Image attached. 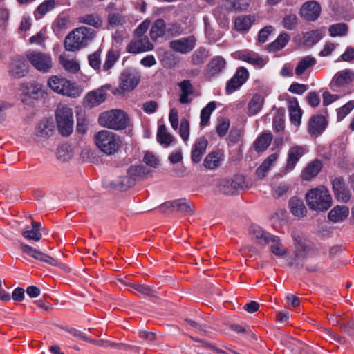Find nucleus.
<instances>
[{"instance_id":"nucleus-41","label":"nucleus","mask_w":354,"mask_h":354,"mask_svg":"<svg viewBox=\"0 0 354 354\" xmlns=\"http://www.w3.org/2000/svg\"><path fill=\"white\" fill-rule=\"evenodd\" d=\"M41 85L33 82L21 85V90L24 93L32 98H37L39 95L42 93Z\"/></svg>"},{"instance_id":"nucleus-50","label":"nucleus","mask_w":354,"mask_h":354,"mask_svg":"<svg viewBox=\"0 0 354 354\" xmlns=\"http://www.w3.org/2000/svg\"><path fill=\"white\" fill-rule=\"evenodd\" d=\"M354 109V100H350L337 109V122L343 120Z\"/></svg>"},{"instance_id":"nucleus-56","label":"nucleus","mask_w":354,"mask_h":354,"mask_svg":"<svg viewBox=\"0 0 354 354\" xmlns=\"http://www.w3.org/2000/svg\"><path fill=\"white\" fill-rule=\"evenodd\" d=\"M143 162L148 166L156 168L160 165L158 157L151 151H147L143 156Z\"/></svg>"},{"instance_id":"nucleus-2","label":"nucleus","mask_w":354,"mask_h":354,"mask_svg":"<svg viewBox=\"0 0 354 354\" xmlns=\"http://www.w3.org/2000/svg\"><path fill=\"white\" fill-rule=\"evenodd\" d=\"M306 199L310 209L326 211L332 205V198L328 190L324 187L312 189L306 195Z\"/></svg>"},{"instance_id":"nucleus-6","label":"nucleus","mask_w":354,"mask_h":354,"mask_svg":"<svg viewBox=\"0 0 354 354\" xmlns=\"http://www.w3.org/2000/svg\"><path fill=\"white\" fill-rule=\"evenodd\" d=\"M26 57L36 70L44 73H48L53 67V59L50 54L29 50L26 53Z\"/></svg>"},{"instance_id":"nucleus-39","label":"nucleus","mask_w":354,"mask_h":354,"mask_svg":"<svg viewBox=\"0 0 354 354\" xmlns=\"http://www.w3.org/2000/svg\"><path fill=\"white\" fill-rule=\"evenodd\" d=\"M173 140L174 137L167 132L165 125H160L157 131V141L164 147H168Z\"/></svg>"},{"instance_id":"nucleus-5","label":"nucleus","mask_w":354,"mask_h":354,"mask_svg":"<svg viewBox=\"0 0 354 354\" xmlns=\"http://www.w3.org/2000/svg\"><path fill=\"white\" fill-rule=\"evenodd\" d=\"M245 187V177L241 174L221 178L217 183L218 191L228 196L238 194L239 191L243 189Z\"/></svg>"},{"instance_id":"nucleus-31","label":"nucleus","mask_w":354,"mask_h":354,"mask_svg":"<svg viewBox=\"0 0 354 354\" xmlns=\"http://www.w3.org/2000/svg\"><path fill=\"white\" fill-rule=\"evenodd\" d=\"M289 207L291 213L297 217H303L307 212L303 201L297 197H292L290 199Z\"/></svg>"},{"instance_id":"nucleus-33","label":"nucleus","mask_w":354,"mask_h":354,"mask_svg":"<svg viewBox=\"0 0 354 354\" xmlns=\"http://www.w3.org/2000/svg\"><path fill=\"white\" fill-rule=\"evenodd\" d=\"M264 104V97L261 94H255L252 96L248 104L249 115L257 114L262 109Z\"/></svg>"},{"instance_id":"nucleus-49","label":"nucleus","mask_w":354,"mask_h":354,"mask_svg":"<svg viewBox=\"0 0 354 354\" xmlns=\"http://www.w3.org/2000/svg\"><path fill=\"white\" fill-rule=\"evenodd\" d=\"M290 121L296 125H299L301 118V110L299 106L297 101L291 104L289 107Z\"/></svg>"},{"instance_id":"nucleus-52","label":"nucleus","mask_w":354,"mask_h":354,"mask_svg":"<svg viewBox=\"0 0 354 354\" xmlns=\"http://www.w3.org/2000/svg\"><path fill=\"white\" fill-rule=\"evenodd\" d=\"M101 51L97 50L88 56V62L89 66L97 72L101 71Z\"/></svg>"},{"instance_id":"nucleus-45","label":"nucleus","mask_w":354,"mask_h":354,"mask_svg":"<svg viewBox=\"0 0 354 354\" xmlns=\"http://www.w3.org/2000/svg\"><path fill=\"white\" fill-rule=\"evenodd\" d=\"M208 50L204 47H200L192 54L191 57L192 64L194 66L203 64L209 57Z\"/></svg>"},{"instance_id":"nucleus-42","label":"nucleus","mask_w":354,"mask_h":354,"mask_svg":"<svg viewBox=\"0 0 354 354\" xmlns=\"http://www.w3.org/2000/svg\"><path fill=\"white\" fill-rule=\"evenodd\" d=\"M78 21L95 28H100L102 26V21L97 14H86L78 17Z\"/></svg>"},{"instance_id":"nucleus-40","label":"nucleus","mask_w":354,"mask_h":354,"mask_svg":"<svg viewBox=\"0 0 354 354\" xmlns=\"http://www.w3.org/2000/svg\"><path fill=\"white\" fill-rule=\"evenodd\" d=\"M317 63L316 59L310 55L305 56L299 62L296 68L295 74L301 76L304 72L315 66Z\"/></svg>"},{"instance_id":"nucleus-29","label":"nucleus","mask_w":354,"mask_h":354,"mask_svg":"<svg viewBox=\"0 0 354 354\" xmlns=\"http://www.w3.org/2000/svg\"><path fill=\"white\" fill-rule=\"evenodd\" d=\"M324 35V32L322 29L306 32L303 37V44L306 47H312L322 39Z\"/></svg>"},{"instance_id":"nucleus-48","label":"nucleus","mask_w":354,"mask_h":354,"mask_svg":"<svg viewBox=\"0 0 354 354\" xmlns=\"http://www.w3.org/2000/svg\"><path fill=\"white\" fill-rule=\"evenodd\" d=\"M216 109V102L214 101H212L209 102L201 111V122L200 125L201 127L206 126L210 118V116L212 112Z\"/></svg>"},{"instance_id":"nucleus-51","label":"nucleus","mask_w":354,"mask_h":354,"mask_svg":"<svg viewBox=\"0 0 354 354\" xmlns=\"http://www.w3.org/2000/svg\"><path fill=\"white\" fill-rule=\"evenodd\" d=\"M55 0H46L41 4H39L35 12V17H37V15H40V17H43L48 12L51 11L55 7Z\"/></svg>"},{"instance_id":"nucleus-7","label":"nucleus","mask_w":354,"mask_h":354,"mask_svg":"<svg viewBox=\"0 0 354 354\" xmlns=\"http://www.w3.org/2000/svg\"><path fill=\"white\" fill-rule=\"evenodd\" d=\"M48 86L55 92L72 97L79 96V89L64 77L52 76L48 81Z\"/></svg>"},{"instance_id":"nucleus-61","label":"nucleus","mask_w":354,"mask_h":354,"mask_svg":"<svg viewBox=\"0 0 354 354\" xmlns=\"http://www.w3.org/2000/svg\"><path fill=\"white\" fill-rule=\"evenodd\" d=\"M337 62H354V48L347 46L345 51L338 57Z\"/></svg>"},{"instance_id":"nucleus-34","label":"nucleus","mask_w":354,"mask_h":354,"mask_svg":"<svg viewBox=\"0 0 354 354\" xmlns=\"http://www.w3.org/2000/svg\"><path fill=\"white\" fill-rule=\"evenodd\" d=\"M178 86L181 91L179 99L180 102L183 104L190 103L191 100L189 98V95L193 93L191 82L188 80H185L178 84Z\"/></svg>"},{"instance_id":"nucleus-1","label":"nucleus","mask_w":354,"mask_h":354,"mask_svg":"<svg viewBox=\"0 0 354 354\" xmlns=\"http://www.w3.org/2000/svg\"><path fill=\"white\" fill-rule=\"evenodd\" d=\"M95 36L91 28L81 26L71 31L65 38L64 48L67 51L75 52L86 46Z\"/></svg>"},{"instance_id":"nucleus-22","label":"nucleus","mask_w":354,"mask_h":354,"mask_svg":"<svg viewBox=\"0 0 354 354\" xmlns=\"http://www.w3.org/2000/svg\"><path fill=\"white\" fill-rule=\"evenodd\" d=\"M224 160V153L221 149H216L207 154L203 160V166L209 170H214L221 165Z\"/></svg>"},{"instance_id":"nucleus-25","label":"nucleus","mask_w":354,"mask_h":354,"mask_svg":"<svg viewBox=\"0 0 354 354\" xmlns=\"http://www.w3.org/2000/svg\"><path fill=\"white\" fill-rule=\"evenodd\" d=\"M207 145L208 141L205 137H201L195 140L191 152V159L194 163H198L201 160Z\"/></svg>"},{"instance_id":"nucleus-3","label":"nucleus","mask_w":354,"mask_h":354,"mask_svg":"<svg viewBox=\"0 0 354 354\" xmlns=\"http://www.w3.org/2000/svg\"><path fill=\"white\" fill-rule=\"evenodd\" d=\"M96 146L107 155L114 154L120 146V140L115 133L108 130H101L94 136Z\"/></svg>"},{"instance_id":"nucleus-12","label":"nucleus","mask_w":354,"mask_h":354,"mask_svg":"<svg viewBox=\"0 0 354 354\" xmlns=\"http://www.w3.org/2000/svg\"><path fill=\"white\" fill-rule=\"evenodd\" d=\"M354 79V72L351 69H344L335 74L330 82V88L337 92L339 88L348 85Z\"/></svg>"},{"instance_id":"nucleus-27","label":"nucleus","mask_w":354,"mask_h":354,"mask_svg":"<svg viewBox=\"0 0 354 354\" xmlns=\"http://www.w3.org/2000/svg\"><path fill=\"white\" fill-rule=\"evenodd\" d=\"M255 17L250 15H243L236 17L234 20V26L239 32H248L253 23Z\"/></svg>"},{"instance_id":"nucleus-9","label":"nucleus","mask_w":354,"mask_h":354,"mask_svg":"<svg viewBox=\"0 0 354 354\" xmlns=\"http://www.w3.org/2000/svg\"><path fill=\"white\" fill-rule=\"evenodd\" d=\"M323 113L325 114L324 115L316 114L310 117L308 124V131L311 136L317 137L322 134L327 128L328 124V110L324 109Z\"/></svg>"},{"instance_id":"nucleus-8","label":"nucleus","mask_w":354,"mask_h":354,"mask_svg":"<svg viewBox=\"0 0 354 354\" xmlns=\"http://www.w3.org/2000/svg\"><path fill=\"white\" fill-rule=\"evenodd\" d=\"M55 115L59 132L63 136L71 135L73 129V116L71 109L67 106L58 107Z\"/></svg>"},{"instance_id":"nucleus-14","label":"nucleus","mask_w":354,"mask_h":354,"mask_svg":"<svg viewBox=\"0 0 354 354\" xmlns=\"http://www.w3.org/2000/svg\"><path fill=\"white\" fill-rule=\"evenodd\" d=\"M226 61L221 56H214L208 63L205 77L211 81L224 71L226 68Z\"/></svg>"},{"instance_id":"nucleus-28","label":"nucleus","mask_w":354,"mask_h":354,"mask_svg":"<svg viewBox=\"0 0 354 354\" xmlns=\"http://www.w3.org/2000/svg\"><path fill=\"white\" fill-rule=\"evenodd\" d=\"M349 214V209L346 206L337 205L333 207L328 213V219L333 223H338L345 220Z\"/></svg>"},{"instance_id":"nucleus-17","label":"nucleus","mask_w":354,"mask_h":354,"mask_svg":"<svg viewBox=\"0 0 354 354\" xmlns=\"http://www.w3.org/2000/svg\"><path fill=\"white\" fill-rule=\"evenodd\" d=\"M234 57L258 68H262L265 65L263 58L252 50H243L236 51L234 53Z\"/></svg>"},{"instance_id":"nucleus-23","label":"nucleus","mask_w":354,"mask_h":354,"mask_svg":"<svg viewBox=\"0 0 354 354\" xmlns=\"http://www.w3.org/2000/svg\"><path fill=\"white\" fill-rule=\"evenodd\" d=\"M28 71V65L25 59L20 56L15 57L10 67V75L17 78L24 77Z\"/></svg>"},{"instance_id":"nucleus-47","label":"nucleus","mask_w":354,"mask_h":354,"mask_svg":"<svg viewBox=\"0 0 354 354\" xmlns=\"http://www.w3.org/2000/svg\"><path fill=\"white\" fill-rule=\"evenodd\" d=\"M330 36L335 37H344L348 34V27L345 23H337L330 26L328 28Z\"/></svg>"},{"instance_id":"nucleus-57","label":"nucleus","mask_w":354,"mask_h":354,"mask_svg":"<svg viewBox=\"0 0 354 354\" xmlns=\"http://www.w3.org/2000/svg\"><path fill=\"white\" fill-rule=\"evenodd\" d=\"M21 234L26 239L34 241H39L42 237L41 232L36 231L30 227L24 228Z\"/></svg>"},{"instance_id":"nucleus-36","label":"nucleus","mask_w":354,"mask_h":354,"mask_svg":"<svg viewBox=\"0 0 354 354\" xmlns=\"http://www.w3.org/2000/svg\"><path fill=\"white\" fill-rule=\"evenodd\" d=\"M166 32L165 22L162 19H158L154 21L151 30L150 37L153 41H156L159 37H162Z\"/></svg>"},{"instance_id":"nucleus-54","label":"nucleus","mask_w":354,"mask_h":354,"mask_svg":"<svg viewBox=\"0 0 354 354\" xmlns=\"http://www.w3.org/2000/svg\"><path fill=\"white\" fill-rule=\"evenodd\" d=\"M297 24V17L295 14H286L283 18L282 25L284 28L292 30Z\"/></svg>"},{"instance_id":"nucleus-63","label":"nucleus","mask_w":354,"mask_h":354,"mask_svg":"<svg viewBox=\"0 0 354 354\" xmlns=\"http://www.w3.org/2000/svg\"><path fill=\"white\" fill-rule=\"evenodd\" d=\"M290 189V185L286 183H280L273 188V196L279 198L284 196Z\"/></svg>"},{"instance_id":"nucleus-24","label":"nucleus","mask_w":354,"mask_h":354,"mask_svg":"<svg viewBox=\"0 0 354 354\" xmlns=\"http://www.w3.org/2000/svg\"><path fill=\"white\" fill-rule=\"evenodd\" d=\"M106 87L91 91L87 93L84 99V103L91 107L96 106L102 103L106 98Z\"/></svg>"},{"instance_id":"nucleus-60","label":"nucleus","mask_w":354,"mask_h":354,"mask_svg":"<svg viewBox=\"0 0 354 354\" xmlns=\"http://www.w3.org/2000/svg\"><path fill=\"white\" fill-rule=\"evenodd\" d=\"M179 133L183 140L186 142L189 138V123L185 118L180 121Z\"/></svg>"},{"instance_id":"nucleus-58","label":"nucleus","mask_w":354,"mask_h":354,"mask_svg":"<svg viewBox=\"0 0 354 354\" xmlns=\"http://www.w3.org/2000/svg\"><path fill=\"white\" fill-rule=\"evenodd\" d=\"M166 32L171 37H177L183 34V27L178 23L169 24L166 27Z\"/></svg>"},{"instance_id":"nucleus-30","label":"nucleus","mask_w":354,"mask_h":354,"mask_svg":"<svg viewBox=\"0 0 354 354\" xmlns=\"http://www.w3.org/2000/svg\"><path fill=\"white\" fill-rule=\"evenodd\" d=\"M270 250L277 257H283L288 252V249L283 244L279 236L273 235L268 244Z\"/></svg>"},{"instance_id":"nucleus-44","label":"nucleus","mask_w":354,"mask_h":354,"mask_svg":"<svg viewBox=\"0 0 354 354\" xmlns=\"http://www.w3.org/2000/svg\"><path fill=\"white\" fill-rule=\"evenodd\" d=\"M225 6L231 10L244 11L246 10L251 0H223Z\"/></svg>"},{"instance_id":"nucleus-35","label":"nucleus","mask_w":354,"mask_h":354,"mask_svg":"<svg viewBox=\"0 0 354 354\" xmlns=\"http://www.w3.org/2000/svg\"><path fill=\"white\" fill-rule=\"evenodd\" d=\"M119 57L120 53L117 50L113 49L109 50L106 55L105 61L101 67V71L107 72L109 74L110 70L119 59Z\"/></svg>"},{"instance_id":"nucleus-38","label":"nucleus","mask_w":354,"mask_h":354,"mask_svg":"<svg viewBox=\"0 0 354 354\" xmlns=\"http://www.w3.org/2000/svg\"><path fill=\"white\" fill-rule=\"evenodd\" d=\"M174 212H177L183 214H192L194 209L190 203L186 198H180L173 200Z\"/></svg>"},{"instance_id":"nucleus-4","label":"nucleus","mask_w":354,"mask_h":354,"mask_svg":"<svg viewBox=\"0 0 354 354\" xmlns=\"http://www.w3.org/2000/svg\"><path fill=\"white\" fill-rule=\"evenodd\" d=\"M99 124L109 129L120 130L127 127L128 118L121 110H111L102 113L98 118Z\"/></svg>"},{"instance_id":"nucleus-26","label":"nucleus","mask_w":354,"mask_h":354,"mask_svg":"<svg viewBox=\"0 0 354 354\" xmlns=\"http://www.w3.org/2000/svg\"><path fill=\"white\" fill-rule=\"evenodd\" d=\"M322 168V162L317 159L314 160L304 168L301 177L305 180H310L319 174Z\"/></svg>"},{"instance_id":"nucleus-55","label":"nucleus","mask_w":354,"mask_h":354,"mask_svg":"<svg viewBox=\"0 0 354 354\" xmlns=\"http://www.w3.org/2000/svg\"><path fill=\"white\" fill-rule=\"evenodd\" d=\"M230 120L228 118H218L216 127V132L220 137L225 136L230 128Z\"/></svg>"},{"instance_id":"nucleus-18","label":"nucleus","mask_w":354,"mask_h":354,"mask_svg":"<svg viewBox=\"0 0 354 354\" xmlns=\"http://www.w3.org/2000/svg\"><path fill=\"white\" fill-rule=\"evenodd\" d=\"M306 146H294L291 147L288 152L286 160V169L288 171H292L296 166L299 159L307 153Z\"/></svg>"},{"instance_id":"nucleus-64","label":"nucleus","mask_w":354,"mask_h":354,"mask_svg":"<svg viewBox=\"0 0 354 354\" xmlns=\"http://www.w3.org/2000/svg\"><path fill=\"white\" fill-rule=\"evenodd\" d=\"M108 21L109 25L116 26L123 25L126 22L125 17L120 14L112 13L109 15Z\"/></svg>"},{"instance_id":"nucleus-43","label":"nucleus","mask_w":354,"mask_h":354,"mask_svg":"<svg viewBox=\"0 0 354 354\" xmlns=\"http://www.w3.org/2000/svg\"><path fill=\"white\" fill-rule=\"evenodd\" d=\"M272 140V134L264 133L261 134L254 142V149L258 151H264L270 146Z\"/></svg>"},{"instance_id":"nucleus-19","label":"nucleus","mask_w":354,"mask_h":354,"mask_svg":"<svg viewBox=\"0 0 354 354\" xmlns=\"http://www.w3.org/2000/svg\"><path fill=\"white\" fill-rule=\"evenodd\" d=\"M249 234L261 245L265 246L268 244L274 234L265 231L261 227L256 224H252L249 227Z\"/></svg>"},{"instance_id":"nucleus-11","label":"nucleus","mask_w":354,"mask_h":354,"mask_svg":"<svg viewBox=\"0 0 354 354\" xmlns=\"http://www.w3.org/2000/svg\"><path fill=\"white\" fill-rule=\"evenodd\" d=\"M249 73L243 67L237 68L233 77L227 82L225 86V93L230 95L239 89L242 85L248 80Z\"/></svg>"},{"instance_id":"nucleus-62","label":"nucleus","mask_w":354,"mask_h":354,"mask_svg":"<svg viewBox=\"0 0 354 354\" xmlns=\"http://www.w3.org/2000/svg\"><path fill=\"white\" fill-rule=\"evenodd\" d=\"M272 127L276 132H280L284 129V118L281 113H277L273 118Z\"/></svg>"},{"instance_id":"nucleus-10","label":"nucleus","mask_w":354,"mask_h":354,"mask_svg":"<svg viewBox=\"0 0 354 354\" xmlns=\"http://www.w3.org/2000/svg\"><path fill=\"white\" fill-rule=\"evenodd\" d=\"M196 42L197 39L194 35H189L171 41L169 48L175 53L187 55L195 48Z\"/></svg>"},{"instance_id":"nucleus-15","label":"nucleus","mask_w":354,"mask_h":354,"mask_svg":"<svg viewBox=\"0 0 354 354\" xmlns=\"http://www.w3.org/2000/svg\"><path fill=\"white\" fill-rule=\"evenodd\" d=\"M321 10L319 3L315 1H309L302 4L299 14L306 21H315L319 17Z\"/></svg>"},{"instance_id":"nucleus-20","label":"nucleus","mask_w":354,"mask_h":354,"mask_svg":"<svg viewBox=\"0 0 354 354\" xmlns=\"http://www.w3.org/2000/svg\"><path fill=\"white\" fill-rule=\"evenodd\" d=\"M153 49V45L147 37L138 39L131 40L127 46V51L129 53L137 54L149 51Z\"/></svg>"},{"instance_id":"nucleus-32","label":"nucleus","mask_w":354,"mask_h":354,"mask_svg":"<svg viewBox=\"0 0 354 354\" xmlns=\"http://www.w3.org/2000/svg\"><path fill=\"white\" fill-rule=\"evenodd\" d=\"M59 63L67 72L75 74L80 69V63L75 59H70L66 55H61L59 57Z\"/></svg>"},{"instance_id":"nucleus-37","label":"nucleus","mask_w":354,"mask_h":354,"mask_svg":"<svg viewBox=\"0 0 354 354\" xmlns=\"http://www.w3.org/2000/svg\"><path fill=\"white\" fill-rule=\"evenodd\" d=\"M290 37L286 32L281 33L277 39L268 46V50L274 52L283 48L290 41Z\"/></svg>"},{"instance_id":"nucleus-59","label":"nucleus","mask_w":354,"mask_h":354,"mask_svg":"<svg viewBox=\"0 0 354 354\" xmlns=\"http://www.w3.org/2000/svg\"><path fill=\"white\" fill-rule=\"evenodd\" d=\"M132 288L138 292L140 294L145 296H153V290L148 286L140 283H132L129 284Z\"/></svg>"},{"instance_id":"nucleus-16","label":"nucleus","mask_w":354,"mask_h":354,"mask_svg":"<svg viewBox=\"0 0 354 354\" xmlns=\"http://www.w3.org/2000/svg\"><path fill=\"white\" fill-rule=\"evenodd\" d=\"M21 250L24 253L26 254L27 255H28L37 260H39V261L44 262L47 264H49L50 266H58L59 264V261L56 259H55V258L41 252V251H39L37 249H35L28 245L21 244Z\"/></svg>"},{"instance_id":"nucleus-21","label":"nucleus","mask_w":354,"mask_h":354,"mask_svg":"<svg viewBox=\"0 0 354 354\" xmlns=\"http://www.w3.org/2000/svg\"><path fill=\"white\" fill-rule=\"evenodd\" d=\"M333 189L337 201L346 203L351 198V192L345 187L344 180L342 177H337L333 180Z\"/></svg>"},{"instance_id":"nucleus-46","label":"nucleus","mask_w":354,"mask_h":354,"mask_svg":"<svg viewBox=\"0 0 354 354\" xmlns=\"http://www.w3.org/2000/svg\"><path fill=\"white\" fill-rule=\"evenodd\" d=\"M53 122L48 120H44L38 124L36 134L40 137L50 136L53 133Z\"/></svg>"},{"instance_id":"nucleus-53","label":"nucleus","mask_w":354,"mask_h":354,"mask_svg":"<svg viewBox=\"0 0 354 354\" xmlns=\"http://www.w3.org/2000/svg\"><path fill=\"white\" fill-rule=\"evenodd\" d=\"M136 180L134 178L129 176H126L120 178L115 183V187L122 191L127 190V189L133 187L135 184Z\"/></svg>"},{"instance_id":"nucleus-13","label":"nucleus","mask_w":354,"mask_h":354,"mask_svg":"<svg viewBox=\"0 0 354 354\" xmlns=\"http://www.w3.org/2000/svg\"><path fill=\"white\" fill-rule=\"evenodd\" d=\"M140 80L139 73L131 69H125L120 77V88L122 91L133 90Z\"/></svg>"}]
</instances>
